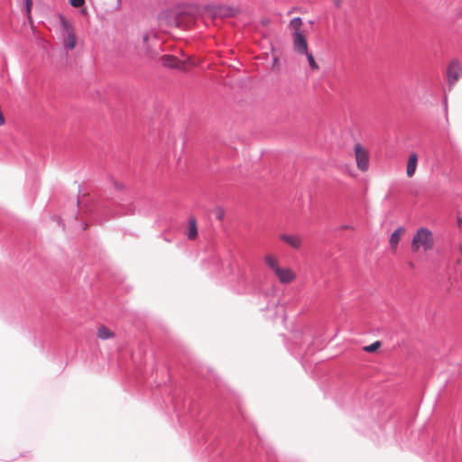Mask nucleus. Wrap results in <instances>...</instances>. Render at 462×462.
Wrapping results in <instances>:
<instances>
[{"label": "nucleus", "mask_w": 462, "mask_h": 462, "mask_svg": "<svg viewBox=\"0 0 462 462\" xmlns=\"http://www.w3.org/2000/svg\"><path fill=\"white\" fill-rule=\"evenodd\" d=\"M341 405L346 411H352L357 418L365 419L366 422L374 421L373 412L366 410L368 405L365 388L350 385L341 398Z\"/></svg>", "instance_id": "nucleus-1"}, {"label": "nucleus", "mask_w": 462, "mask_h": 462, "mask_svg": "<svg viewBox=\"0 0 462 462\" xmlns=\"http://www.w3.org/2000/svg\"><path fill=\"white\" fill-rule=\"evenodd\" d=\"M168 398L180 425L190 430V424L196 417L191 401L186 399L185 393L181 388L173 389Z\"/></svg>", "instance_id": "nucleus-2"}, {"label": "nucleus", "mask_w": 462, "mask_h": 462, "mask_svg": "<svg viewBox=\"0 0 462 462\" xmlns=\"http://www.w3.org/2000/svg\"><path fill=\"white\" fill-rule=\"evenodd\" d=\"M422 247L425 251L431 250L434 246L432 232L427 227H420L412 237L411 247L418 250Z\"/></svg>", "instance_id": "nucleus-3"}, {"label": "nucleus", "mask_w": 462, "mask_h": 462, "mask_svg": "<svg viewBox=\"0 0 462 462\" xmlns=\"http://www.w3.org/2000/svg\"><path fill=\"white\" fill-rule=\"evenodd\" d=\"M354 151L357 168L362 171H367L369 156L365 149L361 144L357 143L355 145Z\"/></svg>", "instance_id": "nucleus-4"}, {"label": "nucleus", "mask_w": 462, "mask_h": 462, "mask_svg": "<svg viewBox=\"0 0 462 462\" xmlns=\"http://www.w3.org/2000/svg\"><path fill=\"white\" fill-rule=\"evenodd\" d=\"M293 45L295 51L300 54L307 53V51H309L307 39L303 32L299 30L293 32Z\"/></svg>", "instance_id": "nucleus-5"}, {"label": "nucleus", "mask_w": 462, "mask_h": 462, "mask_svg": "<svg viewBox=\"0 0 462 462\" xmlns=\"http://www.w3.org/2000/svg\"><path fill=\"white\" fill-rule=\"evenodd\" d=\"M193 21L192 15L187 11L181 10L177 11L174 14L173 23L177 27H186L189 26Z\"/></svg>", "instance_id": "nucleus-6"}, {"label": "nucleus", "mask_w": 462, "mask_h": 462, "mask_svg": "<svg viewBox=\"0 0 462 462\" xmlns=\"http://www.w3.org/2000/svg\"><path fill=\"white\" fill-rule=\"evenodd\" d=\"M462 73V68L459 63L456 60H453L448 68L447 75L448 81L450 86H452L459 78Z\"/></svg>", "instance_id": "nucleus-7"}, {"label": "nucleus", "mask_w": 462, "mask_h": 462, "mask_svg": "<svg viewBox=\"0 0 462 462\" xmlns=\"http://www.w3.org/2000/svg\"><path fill=\"white\" fill-rule=\"evenodd\" d=\"M274 273L277 275V277L279 278L280 282H282V283L291 282L294 279V277H295V275L292 273V271L291 269H289V268L279 267L274 272Z\"/></svg>", "instance_id": "nucleus-8"}, {"label": "nucleus", "mask_w": 462, "mask_h": 462, "mask_svg": "<svg viewBox=\"0 0 462 462\" xmlns=\"http://www.w3.org/2000/svg\"><path fill=\"white\" fill-rule=\"evenodd\" d=\"M186 236L189 240H193L198 236V225L195 217H190L189 218Z\"/></svg>", "instance_id": "nucleus-9"}, {"label": "nucleus", "mask_w": 462, "mask_h": 462, "mask_svg": "<svg viewBox=\"0 0 462 462\" xmlns=\"http://www.w3.org/2000/svg\"><path fill=\"white\" fill-rule=\"evenodd\" d=\"M418 164V155L417 153L413 152L411 153L407 162L406 166V174L409 178L412 177L415 173L416 168Z\"/></svg>", "instance_id": "nucleus-10"}, {"label": "nucleus", "mask_w": 462, "mask_h": 462, "mask_svg": "<svg viewBox=\"0 0 462 462\" xmlns=\"http://www.w3.org/2000/svg\"><path fill=\"white\" fill-rule=\"evenodd\" d=\"M281 239L293 248H299L300 246V240L294 236L282 234L281 235Z\"/></svg>", "instance_id": "nucleus-11"}, {"label": "nucleus", "mask_w": 462, "mask_h": 462, "mask_svg": "<svg viewBox=\"0 0 462 462\" xmlns=\"http://www.w3.org/2000/svg\"><path fill=\"white\" fill-rule=\"evenodd\" d=\"M404 230L403 227L400 226L395 229L390 236L389 244L391 247H395L401 240V233Z\"/></svg>", "instance_id": "nucleus-12"}, {"label": "nucleus", "mask_w": 462, "mask_h": 462, "mask_svg": "<svg viewBox=\"0 0 462 462\" xmlns=\"http://www.w3.org/2000/svg\"><path fill=\"white\" fill-rule=\"evenodd\" d=\"M115 336L114 332L106 326H100L97 329V337L102 340H107Z\"/></svg>", "instance_id": "nucleus-13"}, {"label": "nucleus", "mask_w": 462, "mask_h": 462, "mask_svg": "<svg viewBox=\"0 0 462 462\" xmlns=\"http://www.w3.org/2000/svg\"><path fill=\"white\" fill-rule=\"evenodd\" d=\"M162 63L169 68H176L178 66V60L171 55H164L162 57Z\"/></svg>", "instance_id": "nucleus-14"}, {"label": "nucleus", "mask_w": 462, "mask_h": 462, "mask_svg": "<svg viewBox=\"0 0 462 462\" xmlns=\"http://www.w3.org/2000/svg\"><path fill=\"white\" fill-rule=\"evenodd\" d=\"M279 300L277 298L273 297L271 300H268L265 307L261 308V310H272L278 308Z\"/></svg>", "instance_id": "nucleus-15"}, {"label": "nucleus", "mask_w": 462, "mask_h": 462, "mask_svg": "<svg viewBox=\"0 0 462 462\" xmlns=\"http://www.w3.org/2000/svg\"><path fill=\"white\" fill-rule=\"evenodd\" d=\"M76 43H77V42H76L75 34L73 33V32H69L67 42H66V47L69 50H73L76 47Z\"/></svg>", "instance_id": "nucleus-16"}, {"label": "nucleus", "mask_w": 462, "mask_h": 462, "mask_svg": "<svg viewBox=\"0 0 462 462\" xmlns=\"http://www.w3.org/2000/svg\"><path fill=\"white\" fill-rule=\"evenodd\" d=\"M303 54L306 55V58H307V60H308V63H309V66L310 67V69L313 70L319 69V66H318L312 53L309 52V51H307V53H303Z\"/></svg>", "instance_id": "nucleus-17"}, {"label": "nucleus", "mask_w": 462, "mask_h": 462, "mask_svg": "<svg viewBox=\"0 0 462 462\" xmlns=\"http://www.w3.org/2000/svg\"><path fill=\"white\" fill-rule=\"evenodd\" d=\"M381 345L382 343L376 340L370 345L365 346L364 350L367 353H374L381 346Z\"/></svg>", "instance_id": "nucleus-18"}, {"label": "nucleus", "mask_w": 462, "mask_h": 462, "mask_svg": "<svg viewBox=\"0 0 462 462\" xmlns=\"http://www.w3.org/2000/svg\"><path fill=\"white\" fill-rule=\"evenodd\" d=\"M266 263L268 264V266L273 271L275 272L277 270V268H279V264L276 261V259L272 256V255H267L266 256Z\"/></svg>", "instance_id": "nucleus-19"}, {"label": "nucleus", "mask_w": 462, "mask_h": 462, "mask_svg": "<svg viewBox=\"0 0 462 462\" xmlns=\"http://www.w3.org/2000/svg\"><path fill=\"white\" fill-rule=\"evenodd\" d=\"M291 24L293 26V28L296 30H298L301 24H302V19L299 16L297 17H294L291 19Z\"/></svg>", "instance_id": "nucleus-20"}, {"label": "nucleus", "mask_w": 462, "mask_h": 462, "mask_svg": "<svg viewBox=\"0 0 462 462\" xmlns=\"http://www.w3.org/2000/svg\"><path fill=\"white\" fill-rule=\"evenodd\" d=\"M69 3L71 6L79 8L85 5V0H69Z\"/></svg>", "instance_id": "nucleus-21"}, {"label": "nucleus", "mask_w": 462, "mask_h": 462, "mask_svg": "<svg viewBox=\"0 0 462 462\" xmlns=\"http://www.w3.org/2000/svg\"><path fill=\"white\" fill-rule=\"evenodd\" d=\"M443 107H444L445 117L448 120V100H447L446 96L444 97V99H443Z\"/></svg>", "instance_id": "nucleus-22"}, {"label": "nucleus", "mask_w": 462, "mask_h": 462, "mask_svg": "<svg viewBox=\"0 0 462 462\" xmlns=\"http://www.w3.org/2000/svg\"><path fill=\"white\" fill-rule=\"evenodd\" d=\"M216 217H217V218L221 220L224 217V211L221 208H217L216 209Z\"/></svg>", "instance_id": "nucleus-23"}, {"label": "nucleus", "mask_w": 462, "mask_h": 462, "mask_svg": "<svg viewBox=\"0 0 462 462\" xmlns=\"http://www.w3.org/2000/svg\"><path fill=\"white\" fill-rule=\"evenodd\" d=\"M24 5L28 12H30L32 2V0H24Z\"/></svg>", "instance_id": "nucleus-24"}, {"label": "nucleus", "mask_w": 462, "mask_h": 462, "mask_svg": "<svg viewBox=\"0 0 462 462\" xmlns=\"http://www.w3.org/2000/svg\"><path fill=\"white\" fill-rule=\"evenodd\" d=\"M231 12V8H225V12L222 13L223 15H232V14H230Z\"/></svg>", "instance_id": "nucleus-25"}, {"label": "nucleus", "mask_w": 462, "mask_h": 462, "mask_svg": "<svg viewBox=\"0 0 462 462\" xmlns=\"http://www.w3.org/2000/svg\"><path fill=\"white\" fill-rule=\"evenodd\" d=\"M114 186H115L116 189H117V190L123 189V186L116 181L114 182Z\"/></svg>", "instance_id": "nucleus-26"}, {"label": "nucleus", "mask_w": 462, "mask_h": 462, "mask_svg": "<svg viewBox=\"0 0 462 462\" xmlns=\"http://www.w3.org/2000/svg\"><path fill=\"white\" fill-rule=\"evenodd\" d=\"M5 124V117L2 114V112H0V125H3Z\"/></svg>", "instance_id": "nucleus-27"}, {"label": "nucleus", "mask_w": 462, "mask_h": 462, "mask_svg": "<svg viewBox=\"0 0 462 462\" xmlns=\"http://www.w3.org/2000/svg\"><path fill=\"white\" fill-rule=\"evenodd\" d=\"M58 223L60 226H62L63 229L65 228V224L63 223V220L60 217L58 218Z\"/></svg>", "instance_id": "nucleus-28"}, {"label": "nucleus", "mask_w": 462, "mask_h": 462, "mask_svg": "<svg viewBox=\"0 0 462 462\" xmlns=\"http://www.w3.org/2000/svg\"><path fill=\"white\" fill-rule=\"evenodd\" d=\"M334 4L337 7H340L341 5V0H334Z\"/></svg>", "instance_id": "nucleus-29"}, {"label": "nucleus", "mask_w": 462, "mask_h": 462, "mask_svg": "<svg viewBox=\"0 0 462 462\" xmlns=\"http://www.w3.org/2000/svg\"><path fill=\"white\" fill-rule=\"evenodd\" d=\"M61 19H62V20H61V22H62L63 26H64L65 28H67V26H69L68 22H67L65 19H63L62 17H61Z\"/></svg>", "instance_id": "nucleus-30"}, {"label": "nucleus", "mask_w": 462, "mask_h": 462, "mask_svg": "<svg viewBox=\"0 0 462 462\" xmlns=\"http://www.w3.org/2000/svg\"><path fill=\"white\" fill-rule=\"evenodd\" d=\"M148 40H149V36H148V34H144V35L143 36V42H148Z\"/></svg>", "instance_id": "nucleus-31"}, {"label": "nucleus", "mask_w": 462, "mask_h": 462, "mask_svg": "<svg viewBox=\"0 0 462 462\" xmlns=\"http://www.w3.org/2000/svg\"><path fill=\"white\" fill-rule=\"evenodd\" d=\"M81 226H82V229H83V230H86V229H87V227H88V223H87V222H82V223H81Z\"/></svg>", "instance_id": "nucleus-32"}, {"label": "nucleus", "mask_w": 462, "mask_h": 462, "mask_svg": "<svg viewBox=\"0 0 462 462\" xmlns=\"http://www.w3.org/2000/svg\"><path fill=\"white\" fill-rule=\"evenodd\" d=\"M88 210L90 211L91 214L92 213L94 214V208L92 206H88Z\"/></svg>", "instance_id": "nucleus-33"}, {"label": "nucleus", "mask_w": 462, "mask_h": 462, "mask_svg": "<svg viewBox=\"0 0 462 462\" xmlns=\"http://www.w3.org/2000/svg\"><path fill=\"white\" fill-rule=\"evenodd\" d=\"M76 204H77V206H79V205L80 204V201H79V199H77V200H76Z\"/></svg>", "instance_id": "nucleus-34"}, {"label": "nucleus", "mask_w": 462, "mask_h": 462, "mask_svg": "<svg viewBox=\"0 0 462 462\" xmlns=\"http://www.w3.org/2000/svg\"><path fill=\"white\" fill-rule=\"evenodd\" d=\"M240 292H246V289H243Z\"/></svg>", "instance_id": "nucleus-35"}, {"label": "nucleus", "mask_w": 462, "mask_h": 462, "mask_svg": "<svg viewBox=\"0 0 462 462\" xmlns=\"http://www.w3.org/2000/svg\"><path fill=\"white\" fill-rule=\"evenodd\" d=\"M121 0H117L118 3H120Z\"/></svg>", "instance_id": "nucleus-36"}]
</instances>
